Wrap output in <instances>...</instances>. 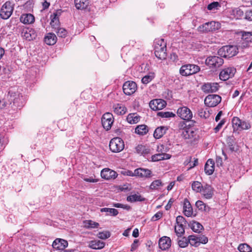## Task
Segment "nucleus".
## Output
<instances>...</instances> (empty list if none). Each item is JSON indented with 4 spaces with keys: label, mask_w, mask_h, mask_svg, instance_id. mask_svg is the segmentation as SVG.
I'll return each instance as SVG.
<instances>
[{
    "label": "nucleus",
    "mask_w": 252,
    "mask_h": 252,
    "mask_svg": "<svg viewBox=\"0 0 252 252\" xmlns=\"http://www.w3.org/2000/svg\"><path fill=\"white\" fill-rule=\"evenodd\" d=\"M203 196L206 199H211L214 194L213 188L209 185H205L202 189Z\"/></svg>",
    "instance_id": "20"
},
{
    "label": "nucleus",
    "mask_w": 252,
    "mask_h": 252,
    "mask_svg": "<svg viewBox=\"0 0 252 252\" xmlns=\"http://www.w3.org/2000/svg\"><path fill=\"white\" fill-rule=\"evenodd\" d=\"M251 125L249 122L245 121H241L240 128L241 129H248L250 128Z\"/></svg>",
    "instance_id": "56"
},
{
    "label": "nucleus",
    "mask_w": 252,
    "mask_h": 252,
    "mask_svg": "<svg viewBox=\"0 0 252 252\" xmlns=\"http://www.w3.org/2000/svg\"><path fill=\"white\" fill-rule=\"evenodd\" d=\"M236 69L232 67L224 68L220 73V78L221 80L226 81L234 76Z\"/></svg>",
    "instance_id": "12"
},
{
    "label": "nucleus",
    "mask_w": 252,
    "mask_h": 252,
    "mask_svg": "<svg viewBox=\"0 0 252 252\" xmlns=\"http://www.w3.org/2000/svg\"><path fill=\"white\" fill-rule=\"evenodd\" d=\"M166 102L163 99H156L151 100L149 103V106L153 110H161L165 107Z\"/></svg>",
    "instance_id": "14"
},
{
    "label": "nucleus",
    "mask_w": 252,
    "mask_h": 252,
    "mask_svg": "<svg viewBox=\"0 0 252 252\" xmlns=\"http://www.w3.org/2000/svg\"><path fill=\"white\" fill-rule=\"evenodd\" d=\"M75 7L78 9H86L89 4V0H74Z\"/></svg>",
    "instance_id": "27"
},
{
    "label": "nucleus",
    "mask_w": 252,
    "mask_h": 252,
    "mask_svg": "<svg viewBox=\"0 0 252 252\" xmlns=\"http://www.w3.org/2000/svg\"><path fill=\"white\" fill-rule=\"evenodd\" d=\"M167 128L164 126H160L157 128L154 133V136L156 139L161 138L165 133Z\"/></svg>",
    "instance_id": "32"
},
{
    "label": "nucleus",
    "mask_w": 252,
    "mask_h": 252,
    "mask_svg": "<svg viewBox=\"0 0 252 252\" xmlns=\"http://www.w3.org/2000/svg\"><path fill=\"white\" fill-rule=\"evenodd\" d=\"M153 78H154V76L153 75H145V76H144L142 78L141 81H142V83H143L144 84H147L149 83L150 82H151L153 80Z\"/></svg>",
    "instance_id": "52"
},
{
    "label": "nucleus",
    "mask_w": 252,
    "mask_h": 252,
    "mask_svg": "<svg viewBox=\"0 0 252 252\" xmlns=\"http://www.w3.org/2000/svg\"><path fill=\"white\" fill-rule=\"evenodd\" d=\"M158 115L162 118H171L175 116V114L171 112H159Z\"/></svg>",
    "instance_id": "47"
},
{
    "label": "nucleus",
    "mask_w": 252,
    "mask_h": 252,
    "mask_svg": "<svg viewBox=\"0 0 252 252\" xmlns=\"http://www.w3.org/2000/svg\"><path fill=\"white\" fill-rule=\"evenodd\" d=\"M144 200L145 199L138 194H132L127 197V200L131 202L135 201H142Z\"/></svg>",
    "instance_id": "35"
},
{
    "label": "nucleus",
    "mask_w": 252,
    "mask_h": 252,
    "mask_svg": "<svg viewBox=\"0 0 252 252\" xmlns=\"http://www.w3.org/2000/svg\"><path fill=\"white\" fill-rule=\"evenodd\" d=\"M181 136L185 139H191L194 136V132L190 128L185 129L182 130Z\"/></svg>",
    "instance_id": "31"
},
{
    "label": "nucleus",
    "mask_w": 252,
    "mask_h": 252,
    "mask_svg": "<svg viewBox=\"0 0 252 252\" xmlns=\"http://www.w3.org/2000/svg\"><path fill=\"white\" fill-rule=\"evenodd\" d=\"M56 33L60 37H65L67 34V32L64 29L59 27L57 29Z\"/></svg>",
    "instance_id": "49"
},
{
    "label": "nucleus",
    "mask_w": 252,
    "mask_h": 252,
    "mask_svg": "<svg viewBox=\"0 0 252 252\" xmlns=\"http://www.w3.org/2000/svg\"><path fill=\"white\" fill-rule=\"evenodd\" d=\"M200 68L198 66L192 64H188L184 65L181 67L180 73L183 76H188L198 72Z\"/></svg>",
    "instance_id": "3"
},
{
    "label": "nucleus",
    "mask_w": 252,
    "mask_h": 252,
    "mask_svg": "<svg viewBox=\"0 0 252 252\" xmlns=\"http://www.w3.org/2000/svg\"><path fill=\"white\" fill-rule=\"evenodd\" d=\"M233 12L237 18H239L244 15L243 11L240 8H236L233 11Z\"/></svg>",
    "instance_id": "58"
},
{
    "label": "nucleus",
    "mask_w": 252,
    "mask_h": 252,
    "mask_svg": "<svg viewBox=\"0 0 252 252\" xmlns=\"http://www.w3.org/2000/svg\"><path fill=\"white\" fill-rule=\"evenodd\" d=\"M105 243L99 240L91 241L89 244V247L93 249H101L104 248Z\"/></svg>",
    "instance_id": "24"
},
{
    "label": "nucleus",
    "mask_w": 252,
    "mask_h": 252,
    "mask_svg": "<svg viewBox=\"0 0 252 252\" xmlns=\"http://www.w3.org/2000/svg\"><path fill=\"white\" fill-rule=\"evenodd\" d=\"M238 249L240 252H251L252 251V248L245 243L239 245Z\"/></svg>",
    "instance_id": "42"
},
{
    "label": "nucleus",
    "mask_w": 252,
    "mask_h": 252,
    "mask_svg": "<svg viewBox=\"0 0 252 252\" xmlns=\"http://www.w3.org/2000/svg\"><path fill=\"white\" fill-rule=\"evenodd\" d=\"M175 231L178 236L184 233L185 229L183 225L177 224L175 226Z\"/></svg>",
    "instance_id": "46"
},
{
    "label": "nucleus",
    "mask_w": 252,
    "mask_h": 252,
    "mask_svg": "<svg viewBox=\"0 0 252 252\" xmlns=\"http://www.w3.org/2000/svg\"><path fill=\"white\" fill-rule=\"evenodd\" d=\"M84 226L87 228H97L99 224L92 220H86L83 222Z\"/></svg>",
    "instance_id": "36"
},
{
    "label": "nucleus",
    "mask_w": 252,
    "mask_h": 252,
    "mask_svg": "<svg viewBox=\"0 0 252 252\" xmlns=\"http://www.w3.org/2000/svg\"><path fill=\"white\" fill-rule=\"evenodd\" d=\"M151 174V171L148 169L138 168L134 171V174L135 176H138L140 177H149Z\"/></svg>",
    "instance_id": "22"
},
{
    "label": "nucleus",
    "mask_w": 252,
    "mask_h": 252,
    "mask_svg": "<svg viewBox=\"0 0 252 252\" xmlns=\"http://www.w3.org/2000/svg\"><path fill=\"white\" fill-rule=\"evenodd\" d=\"M178 116L181 119L189 121L192 117V114L190 110L186 106L180 107L177 111Z\"/></svg>",
    "instance_id": "10"
},
{
    "label": "nucleus",
    "mask_w": 252,
    "mask_h": 252,
    "mask_svg": "<svg viewBox=\"0 0 252 252\" xmlns=\"http://www.w3.org/2000/svg\"><path fill=\"white\" fill-rule=\"evenodd\" d=\"M138 240L135 239L133 243L131 245V251L135 250L138 247Z\"/></svg>",
    "instance_id": "64"
},
{
    "label": "nucleus",
    "mask_w": 252,
    "mask_h": 252,
    "mask_svg": "<svg viewBox=\"0 0 252 252\" xmlns=\"http://www.w3.org/2000/svg\"><path fill=\"white\" fill-rule=\"evenodd\" d=\"M97 236L101 239H106L110 237V233L107 231L100 232L97 234Z\"/></svg>",
    "instance_id": "48"
},
{
    "label": "nucleus",
    "mask_w": 252,
    "mask_h": 252,
    "mask_svg": "<svg viewBox=\"0 0 252 252\" xmlns=\"http://www.w3.org/2000/svg\"><path fill=\"white\" fill-rule=\"evenodd\" d=\"M198 114L200 117H203L205 118H207L206 115L207 114L206 113L205 110H204L203 109H200V110H198Z\"/></svg>",
    "instance_id": "62"
},
{
    "label": "nucleus",
    "mask_w": 252,
    "mask_h": 252,
    "mask_svg": "<svg viewBox=\"0 0 252 252\" xmlns=\"http://www.w3.org/2000/svg\"><path fill=\"white\" fill-rule=\"evenodd\" d=\"M57 38L54 33H48L45 37V43L49 45H54L57 42Z\"/></svg>",
    "instance_id": "25"
},
{
    "label": "nucleus",
    "mask_w": 252,
    "mask_h": 252,
    "mask_svg": "<svg viewBox=\"0 0 252 252\" xmlns=\"http://www.w3.org/2000/svg\"><path fill=\"white\" fill-rule=\"evenodd\" d=\"M191 187L192 189L197 192H201L203 186L202 185L200 182L198 181H194L191 184Z\"/></svg>",
    "instance_id": "39"
},
{
    "label": "nucleus",
    "mask_w": 252,
    "mask_h": 252,
    "mask_svg": "<svg viewBox=\"0 0 252 252\" xmlns=\"http://www.w3.org/2000/svg\"><path fill=\"white\" fill-rule=\"evenodd\" d=\"M237 49L235 46H225L220 48L218 54L224 58H231L237 53Z\"/></svg>",
    "instance_id": "1"
},
{
    "label": "nucleus",
    "mask_w": 252,
    "mask_h": 252,
    "mask_svg": "<svg viewBox=\"0 0 252 252\" xmlns=\"http://www.w3.org/2000/svg\"><path fill=\"white\" fill-rule=\"evenodd\" d=\"M114 112L118 115H124L126 112V108L120 104L114 106Z\"/></svg>",
    "instance_id": "38"
},
{
    "label": "nucleus",
    "mask_w": 252,
    "mask_h": 252,
    "mask_svg": "<svg viewBox=\"0 0 252 252\" xmlns=\"http://www.w3.org/2000/svg\"><path fill=\"white\" fill-rule=\"evenodd\" d=\"M232 124L234 129H239L241 126V120L238 117H234L232 120Z\"/></svg>",
    "instance_id": "45"
},
{
    "label": "nucleus",
    "mask_w": 252,
    "mask_h": 252,
    "mask_svg": "<svg viewBox=\"0 0 252 252\" xmlns=\"http://www.w3.org/2000/svg\"><path fill=\"white\" fill-rule=\"evenodd\" d=\"M220 28V24L218 22L211 21L200 26L198 30L200 32H208L219 30Z\"/></svg>",
    "instance_id": "4"
},
{
    "label": "nucleus",
    "mask_w": 252,
    "mask_h": 252,
    "mask_svg": "<svg viewBox=\"0 0 252 252\" xmlns=\"http://www.w3.org/2000/svg\"><path fill=\"white\" fill-rule=\"evenodd\" d=\"M205 63L210 67L215 69L221 66L224 62L222 58L218 56H210L206 59Z\"/></svg>",
    "instance_id": "5"
},
{
    "label": "nucleus",
    "mask_w": 252,
    "mask_h": 252,
    "mask_svg": "<svg viewBox=\"0 0 252 252\" xmlns=\"http://www.w3.org/2000/svg\"><path fill=\"white\" fill-rule=\"evenodd\" d=\"M197 240H198L199 245L200 244H205L208 242V238L207 237L205 236L204 235L197 236Z\"/></svg>",
    "instance_id": "53"
},
{
    "label": "nucleus",
    "mask_w": 252,
    "mask_h": 252,
    "mask_svg": "<svg viewBox=\"0 0 252 252\" xmlns=\"http://www.w3.org/2000/svg\"><path fill=\"white\" fill-rule=\"evenodd\" d=\"M13 11V4L10 1H7L1 8L0 16L3 19H7L11 15Z\"/></svg>",
    "instance_id": "6"
},
{
    "label": "nucleus",
    "mask_w": 252,
    "mask_h": 252,
    "mask_svg": "<svg viewBox=\"0 0 252 252\" xmlns=\"http://www.w3.org/2000/svg\"><path fill=\"white\" fill-rule=\"evenodd\" d=\"M114 122L113 115L110 113H105L101 119V123L103 127L107 130L110 129Z\"/></svg>",
    "instance_id": "11"
},
{
    "label": "nucleus",
    "mask_w": 252,
    "mask_h": 252,
    "mask_svg": "<svg viewBox=\"0 0 252 252\" xmlns=\"http://www.w3.org/2000/svg\"><path fill=\"white\" fill-rule=\"evenodd\" d=\"M159 247L162 250H166L171 246V239L167 236L161 237L158 241Z\"/></svg>",
    "instance_id": "19"
},
{
    "label": "nucleus",
    "mask_w": 252,
    "mask_h": 252,
    "mask_svg": "<svg viewBox=\"0 0 252 252\" xmlns=\"http://www.w3.org/2000/svg\"><path fill=\"white\" fill-rule=\"evenodd\" d=\"M8 96L15 106L20 107L22 106L23 96L19 93L10 90L8 92Z\"/></svg>",
    "instance_id": "7"
},
{
    "label": "nucleus",
    "mask_w": 252,
    "mask_h": 252,
    "mask_svg": "<svg viewBox=\"0 0 252 252\" xmlns=\"http://www.w3.org/2000/svg\"><path fill=\"white\" fill-rule=\"evenodd\" d=\"M227 143L228 145L229 149L231 152L235 151V144L232 137L228 138L227 139Z\"/></svg>",
    "instance_id": "51"
},
{
    "label": "nucleus",
    "mask_w": 252,
    "mask_h": 252,
    "mask_svg": "<svg viewBox=\"0 0 252 252\" xmlns=\"http://www.w3.org/2000/svg\"><path fill=\"white\" fill-rule=\"evenodd\" d=\"M122 173L124 175L129 176H135V174H134V172H132L130 170H125L122 172Z\"/></svg>",
    "instance_id": "63"
},
{
    "label": "nucleus",
    "mask_w": 252,
    "mask_h": 252,
    "mask_svg": "<svg viewBox=\"0 0 252 252\" xmlns=\"http://www.w3.org/2000/svg\"><path fill=\"white\" fill-rule=\"evenodd\" d=\"M124 93L126 95L133 94L137 89V85L133 82L128 81L126 82L123 86Z\"/></svg>",
    "instance_id": "13"
},
{
    "label": "nucleus",
    "mask_w": 252,
    "mask_h": 252,
    "mask_svg": "<svg viewBox=\"0 0 252 252\" xmlns=\"http://www.w3.org/2000/svg\"><path fill=\"white\" fill-rule=\"evenodd\" d=\"M225 121L224 119L221 120L218 125L214 128V131L216 133L218 132L224 124Z\"/></svg>",
    "instance_id": "57"
},
{
    "label": "nucleus",
    "mask_w": 252,
    "mask_h": 252,
    "mask_svg": "<svg viewBox=\"0 0 252 252\" xmlns=\"http://www.w3.org/2000/svg\"><path fill=\"white\" fill-rule=\"evenodd\" d=\"M245 16L246 19L252 21V9L247 11L246 12Z\"/></svg>",
    "instance_id": "61"
},
{
    "label": "nucleus",
    "mask_w": 252,
    "mask_h": 252,
    "mask_svg": "<svg viewBox=\"0 0 252 252\" xmlns=\"http://www.w3.org/2000/svg\"><path fill=\"white\" fill-rule=\"evenodd\" d=\"M117 176L118 174L115 171L109 168L103 169L101 172V177L107 180L114 179Z\"/></svg>",
    "instance_id": "16"
},
{
    "label": "nucleus",
    "mask_w": 252,
    "mask_h": 252,
    "mask_svg": "<svg viewBox=\"0 0 252 252\" xmlns=\"http://www.w3.org/2000/svg\"><path fill=\"white\" fill-rule=\"evenodd\" d=\"M178 243L181 248H185L189 244L188 238L185 237H181L180 239H178Z\"/></svg>",
    "instance_id": "44"
},
{
    "label": "nucleus",
    "mask_w": 252,
    "mask_h": 252,
    "mask_svg": "<svg viewBox=\"0 0 252 252\" xmlns=\"http://www.w3.org/2000/svg\"><path fill=\"white\" fill-rule=\"evenodd\" d=\"M148 131V128L147 126L141 125L137 126L135 129V132L139 135H143L146 134Z\"/></svg>",
    "instance_id": "33"
},
{
    "label": "nucleus",
    "mask_w": 252,
    "mask_h": 252,
    "mask_svg": "<svg viewBox=\"0 0 252 252\" xmlns=\"http://www.w3.org/2000/svg\"><path fill=\"white\" fill-rule=\"evenodd\" d=\"M57 13H54L53 15H51L52 19L50 22V25L52 27L57 29L59 28V21L57 17Z\"/></svg>",
    "instance_id": "37"
},
{
    "label": "nucleus",
    "mask_w": 252,
    "mask_h": 252,
    "mask_svg": "<svg viewBox=\"0 0 252 252\" xmlns=\"http://www.w3.org/2000/svg\"><path fill=\"white\" fill-rule=\"evenodd\" d=\"M171 158V156L165 153H160L153 155L150 160L151 161L156 162L161 160L168 159Z\"/></svg>",
    "instance_id": "23"
},
{
    "label": "nucleus",
    "mask_w": 252,
    "mask_h": 252,
    "mask_svg": "<svg viewBox=\"0 0 252 252\" xmlns=\"http://www.w3.org/2000/svg\"><path fill=\"white\" fill-rule=\"evenodd\" d=\"M135 150L137 154L145 156L150 153V150L142 145H138L135 147Z\"/></svg>",
    "instance_id": "28"
},
{
    "label": "nucleus",
    "mask_w": 252,
    "mask_h": 252,
    "mask_svg": "<svg viewBox=\"0 0 252 252\" xmlns=\"http://www.w3.org/2000/svg\"><path fill=\"white\" fill-rule=\"evenodd\" d=\"M189 243L191 246L198 247L199 246L197 240V236L190 235L188 237Z\"/></svg>",
    "instance_id": "43"
},
{
    "label": "nucleus",
    "mask_w": 252,
    "mask_h": 252,
    "mask_svg": "<svg viewBox=\"0 0 252 252\" xmlns=\"http://www.w3.org/2000/svg\"><path fill=\"white\" fill-rule=\"evenodd\" d=\"M220 6V3L218 2H213L208 5L207 8L208 10H212L218 9Z\"/></svg>",
    "instance_id": "54"
},
{
    "label": "nucleus",
    "mask_w": 252,
    "mask_h": 252,
    "mask_svg": "<svg viewBox=\"0 0 252 252\" xmlns=\"http://www.w3.org/2000/svg\"><path fill=\"white\" fill-rule=\"evenodd\" d=\"M219 87L217 83H207L202 86V90L205 93H212L217 92Z\"/></svg>",
    "instance_id": "15"
},
{
    "label": "nucleus",
    "mask_w": 252,
    "mask_h": 252,
    "mask_svg": "<svg viewBox=\"0 0 252 252\" xmlns=\"http://www.w3.org/2000/svg\"><path fill=\"white\" fill-rule=\"evenodd\" d=\"M186 222L185 219L181 216H178L176 218V223L177 224H182L183 225V223Z\"/></svg>",
    "instance_id": "59"
},
{
    "label": "nucleus",
    "mask_w": 252,
    "mask_h": 252,
    "mask_svg": "<svg viewBox=\"0 0 252 252\" xmlns=\"http://www.w3.org/2000/svg\"><path fill=\"white\" fill-rule=\"evenodd\" d=\"M189 225L194 232L196 233H200L203 228L202 224L195 221L190 222Z\"/></svg>",
    "instance_id": "29"
},
{
    "label": "nucleus",
    "mask_w": 252,
    "mask_h": 252,
    "mask_svg": "<svg viewBox=\"0 0 252 252\" xmlns=\"http://www.w3.org/2000/svg\"><path fill=\"white\" fill-rule=\"evenodd\" d=\"M100 211L101 212H106L107 215H111L113 216H116L118 214V211L114 208H103L100 209Z\"/></svg>",
    "instance_id": "40"
},
{
    "label": "nucleus",
    "mask_w": 252,
    "mask_h": 252,
    "mask_svg": "<svg viewBox=\"0 0 252 252\" xmlns=\"http://www.w3.org/2000/svg\"><path fill=\"white\" fill-rule=\"evenodd\" d=\"M162 185V182L159 180H157L153 181L150 185V189H156Z\"/></svg>",
    "instance_id": "50"
},
{
    "label": "nucleus",
    "mask_w": 252,
    "mask_h": 252,
    "mask_svg": "<svg viewBox=\"0 0 252 252\" xmlns=\"http://www.w3.org/2000/svg\"><path fill=\"white\" fill-rule=\"evenodd\" d=\"M221 97L217 94H209L204 100V103L208 107H215L221 101Z\"/></svg>",
    "instance_id": "9"
},
{
    "label": "nucleus",
    "mask_w": 252,
    "mask_h": 252,
    "mask_svg": "<svg viewBox=\"0 0 252 252\" xmlns=\"http://www.w3.org/2000/svg\"><path fill=\"white\" fill-rule=\"evenodd\" d=\"M195 206L200 210L204 211H208L209 210V207L200 200H198L196 202Z\"/></svg>",
    "instance_id": "41"
},
{
    "label": "nucleus",
    "mask_w": 252,
    "mask_h": 252,
    "mask_svg": "<svg viewBox=\"0 0 252 252\" xmlns=\"http://www.w3.org/2000/svg\"><path fill=\"white\" fill-rule=\"evenodd\" d=\"M34 21V17L31 14H23L20 17V21L24 24H31L33 23Z\"/></svg>",
    "instance_id": "26"
},
{
    "label": "nucleus",
    "mask_w": 252,
    "mask_h": 252,
    "mask_svg": "<svg viewBox=\"0 0 252 252\" xmlns=\"http://www.w3.org/2000/svg\"><path fill=\"white\" fill-rule=\"evenodd\" d=\"M140 116L136 113L129 114L126 118L127 122L130 124L137 123L140 121Z\"/></svg>",
    "instance_id": "30"
},
{
    "label": "nucleus",
    "mask_w": 252,
    "mask_h": 252,
    "mask_svg": "<svg viewBox=\"0 0 252 252\" xmlns=\"http://www.w3.org/2000/svg\"><path fill=\"white\" fill-rule=\"evenodd\" d=\"M162 216V213L160 212L157 213L152 218V220L156 221L160 219Z\"/></svg>",
    "instance_id": "60"
},
{
    "label": "nucleus",
    "mask_w": 252,
    "mask_h": 252,
    "mask_svg": "<svg viewBox=\"0 0 252 252\" xmlns=\"http://www.w3.org/2000/svg\"><path fill=\"white\" fill-rule=\"evenodd\" d=\"M67 246L68 242L67 241L60 238L56 239L52 244L53 248L61 250L59 252H74V251L72 250H64Z\"/></svg>",
    "instance_id": "8"
},
{
    "label": "nucleus",
    "mask_w": 252,
    "mask_h": 252,
    "mask_svg": "<svg viewBox=\"0 0 252 252\" xmlns=\"http://www.w3.org/2000/svg\"><path fill=\"white\" fill-rule=\"evenodd\" d=\"M166 46L163 44L162 46H155V56L159 59H164L166 56Z\"/></svg>",
    "instance_id": "17"
},
{
    "label": "nucleus",
    "mask_w": 252,
    "mask_h": 252,
    "mask_svg": "<svg viewBox=\"0 0 252 252\" xmlns=\"http://www.w3.org/2000/svg\"><path fill=\"white\" fill-rule=\"evenodd\" d=\"M36 36V34L32 29L26 30L24 34V37L28 40H33L35 38Z\"/></svg>",
    "instance_id": "34"
},
{
    "label": "nucleus",
    "mask_w": 252,
    "mask_h": 252,
    "mask_svg": "<svg viewBox=\"0 0 252 252\" xmlns=\"http://www.w3.org/2000/svg\"><path fill=\"white\" fill-rule=\"evenodd\" d=\"M215 169V163L212 159H209L204 167V171L206 174L211 175L213 174Z\"/></svg>",
    "instance_id": "21"
},
{
    "label": "nucleus",
    "mask_w": 252,
    "mask_h": 252,
    "mask_svg": "<svg viewBox=\"0 0 252 252\" xmlns=\"http://www.w3.org/2000/svg\"><path fill=\"white\" fill-rule=\"evenodd\" d=\"M124 142L120 137L113 138L109 143L110 149L113 153L120 152L124 149Z\"/></svg>",
    "instance_id": "2"
},
{
    "label": "nucleus",
    "mask_w": 252,
    "mask_h": 252,
    "mask_svg": "<svg viewBox=\"0 0 252 252\" xmlns=\"http://www.w3.org/2000/svg\"><path fill=\"white\" fill-rule=\"evenodd\" d=\"M183 213L188 217H191L193 214V209L191 205L187 198L184 200Z\"/></svg>",
    "instance_id": "18"
},
{
    "label": "nucleus",
    "mask_w": 252,
    "mask_h": 252,
    "mask_svg": "<svg viewBox=\"0 0 252 252\" xmlns=\"http://www.w3.org/2000/svg\"><path fill=\"white\" fill-rule=\"evenodd\" d=\"M242 37L247 42H252V33L251 32H246L243 34Z\"/></svg>",
    "instance_id": "55"
}]
</instances>
